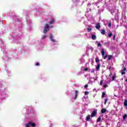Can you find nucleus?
Wrapping results in <instances>:
<instances>
[{"label": "nucleus", "instance_id": "obj_24", "mask_svg": "<svg viewBox=\"0 0 127 127\" xmlns=\"http://www.w3.org/2000/svg\"><path fill=\"white\" fill-rule=\"evenodd\" d=\"M97 122H101V117H99L97 119Z\"/></svg>", "mask_w": 127, "mask_h": 127}, {"label": "nucleus", "instance_id": "obj_45", "mask_svg": "<svg viewBox=\"0 0 127 127\" xmlns=\"http://www.w3.org/2000/svg\"><path fill=\"white\" fill-rule=\"evenodd\" d=\"M127 110V107L126 108Z\"/></svg>", "mask_w": 127, "mask_h": 127}, {"label": "nucleus", "instance_id": "obj_1", "mask_svg": "<svg viewBox=\"0 0 127 127\" xmlns=\"http://www.w3.org/2000/svg\"><path fill=\"white\" fill-rule=\"evenodd\" d=\"M49 25L47 23L45 24V25L44 26V30H43V33L46 34L49 31Z\"/></svg>", "mask_w": 127, "mask_h": 127}, {"label": "nucleus", "instance_id": "obj_16", "mask_svg": "<svg viewBox=\"0 0 127 127\" xmlns=\"http://www.w3.org/2000/svg\"><path fill=\"white\" fill-rule=\"evenodd\" d=\"M96 43H98V44H97V46H98V47H101V44L99 42H98V41H96Z\"/></svg>", "mask_w": 127, "mask_h": 127}, {"label": "nucleus", "instance_id": "obj_18", "mask_svg": "<svg viewBox=\"0 0 127 127\" xmlns=\"http://www.w3.org/2000/svg\"><path fill=\"white\" fill-rule=\"evenodd\" d=\"M52 23H54V20L53 19H51V20L50 21L49 24H52Z\"/></svg>", "mask_w": 127, "mask_h": 127}, {"label": "nucleus", "instance_id": "obj_6", "mask_svg": "<svg viewBox=\"0 0 127 127\" xmlns=\"http://www.w3.org/2000/svg\"><path fill=\"white\" fill-rule=\"evenodd\" d=\"M29 125L31 126L32 127H36V125H35V123L29 122Z\"/></svg>", "mask_w": 127, "mask_h": 127}, {"label": "nucleus", "instance_id": "obj_23", "mask_svg": "<svg viewBox=\"0 0 127 127\" xmlns=\"http://www.w3.org/2000/svg\"><path fill=\"white\" fill-rule=\"evenodd\" d=\"M99 60L98 58L95 59V62L96 63H99Z\"/></svg>", "mask_w": 127, "mask_h": 127}, {"label": "nucleus", "instance_id": "obj_42", "mask_svg": "<svg viewBox=\"0 0 127 127\" xmlns=\"http://www.w3.org/2000/svg\"><path fill=\"white\" fill-rule=\"evenodd\" d=\"M111 12V13H113V12H114V10H112Z\"/></svg>", "mask_w": 127, "mask_h": 127}, {"label": "nucleus", "instance_id": "obj_14", "mask_svg": "<svg viewBox=\"0 0 127 127\" xmlns=\"http://www.w3.org/2000/svg\"><path fill=\"white\" fill-rule=\"evenodd\" d=\"M90 119H91V115H88L86 117V121H90Z\"/></svg>", "mask_w": 127, "mask_h": 127}, {"label": "nucleus", "instance_id": "obj_38", "mask_svg": "<svg viewBox=\"0 0 127 127\" xmlns=\"http://www.w3.org/2000/svg\"><path fill=\"white\" fill-rule=\"evenodd\" d=\"M104 87V88H107L108 84H105Z\"/></svg>", "mask_w": 127, "mask_h": 127}, {"label": "nucleus", "instance_id": "obj_28", "mask_svg": "<svg viewBox=\"0 0 127 127\" xmlns=\"http://www.w3.org/2000/svg\"><path fill=\"white\" fill-rule=\"evenodd\" d=\"M94 72H95V69H92L91 70V73H94Z\"/></svg>", "mask_w": 127, "mask_h": 127}, {"label": "nucleus", "instance_id": "obj_29", "mask_svg": "<svg viewBox=\"0 0 127 127\" xmlns=\"http://www.w3.org/2000/svg\"><path fill=\"white\" fill-rule=\"evenodd\" d=\"M103 80H101V81H100V85L101 86H102V85H103Z\"/></svg>", "mask_w": 127, "mask_h": 127}, {"label": "nucleus", "instance_id": "obj_37", "mask_svg": "<svg viewBox=\"0 0 127 127\" xmlns=\"http://www.w3.org/2000/svg\"><path fill=\"white\" fill-rule=\"evenodd\" d=\"M89 94V92L85 91V95H88Z\"/></svg>", "mask_w": 127, "mask_h": 127}, {"label": "nucleus", "instance_id": "obj_44", "mask_svg": "<svg viewBox=\"0 0 127 127\" xmlns=\"http://www.w3.org/2000/svg\"><path fill=\"white\" fill-rule=\"evenodd\" d=\"M75 1H77V0H75Z\"/></svg>", "mask_w": 127, "mask_h": 127}, {"label": "nucleus", "instance_id": "obj_40", "mask_svg": "<svg viewBox=\"0 0 127 127\" xmlns=\"http://www.w3.org/2000/svg\"><path fill=\"white\" fill-rule=\"evenodd\" d=\"M88 27H89V28H91L92 27V25H88Z\"/></svg>", "mask_w": 127, "mask_h": 127}, {"label": "nucleus", "instance_id": "obj_10", "mask_svg": "<svg viewBox=\"0 0 127 127\" xmlns=\"http://www.w3.org/2000/svg\"><path fill=\"white\" fill-rule=\"evenodd\" d=\"M75 97H74V100H76V98H77V97H78V91H77V90H76L75 91Z\"/></svg>", "mask_w": 127, "mask_h": 127}, {"label": "nucleus", "instance_id": "obj_35", "mask_svg": "<svg viewBox=\"0 0 127 127\" xmlns=\"http://www.w3.org/2000/svg\"><path fill=\"white\" fill-rule=\"evenodd\" d=\"M113 40H116V35L113 36Z\"/></svg>", "mask_w": 127, "mask_h": 127}, {"label": "nucleus", "instance_id": "obj_11", "mask_svg": "<svg viewBox=\"0 0 127 127\" xmlns=\"http://www.w3.org/2000/svg\"><path fill=\"white\" fill-rule=\"evenodd\" d=\"M124 105L125 107H127V99H125Z\"/></svg>", "mask_w": 127, "mask_h": 127}, {"label": "nucleus", "instance_id": "obj_7", "mask_svg": "<svg viewBox=\"0 0 127 127\" xmlns=\"http://www.w3.org/2000/svg\"><path fill=\"white\" fill-rule=\"evenodd\" d=\"M91 38L93 40H96L97 39V36H96V35H92Z\"/></svg>", "mask_w": 127, "mask_h": 127}, {"label": "nucleus", "instance_id": "obj_41", "mask_svg": "<svg viewBox=\"0 0 127 127\" xmlns=\"http://www.w3.org/2000/svg\"><path fill=\"white\" fill-rule=\"evenodd\" d=\"M111 75H112V73H111L109 74V77H111Z\"/></svg>", "mask_w": 127, "mask_h": 127}, {"label": "nucleus", "instance_id": "obj_34", "mask_svg": "<svg viewBox=\"0 0 127 127\" xmlns=\"http://www.w3.org/2000/svg\"><path fill=\"white\" fill-rule=\"evenodd\" d=\"M39 63H36V64H35V66H39Z\"/></svg>", "mask_w": 127, "mask_h": 127}, {"label": "nucleus", "instance_id": "obj_15", "mask_svg": "<svg viewBox=\"0 0 127 127\" xmlns=\"http://www.w3.org/2000/svg\"><path fill=\"white\" fill-rule=\"evenodd\" d=\"M87 30L88 32H91L92 31V28H87Z\"/></svg>", "mask_w": 127, "mask_h": 127}, {"label": "nucleus", "instance_id": "obj_19", "mask_svg": "<svg viewBox=\"0 0 127 127\" xmlns=\"http://www.w3.org/2000/svg\"><path fill=\"white\" fill-rule=\"evenodd\" d=\"M127 114H125L123 116V120H126V119H127Z\"/></svg>", "mask_w": 127, "mask_h": 127}, {"label": "nucleus", "instance_id": "obj_20", "mask_svg": "<svg viewBox=\"0 0 127 127\" xmlns=\"http://www.w3.org/2000/svg\"><path fill=\"white\" fill-rule=\"evenodd\" d=\"M46 37H47V35H43L42 36V39H45V38H46Z\"/></svg>", "mask_w": 127, "mask_h": 127}, {"label": "nucleus", "instance_id": "obj_27", "mask_svg": "<svg viewBox=\"0 0 127 127\" xmlns=\"http://www.w3.org/2000/svg\"><path fill=\"white\" fill-rule=\"evenodd\" d=\"M107 102H108V99H105V101L104 102V105H106V104H107Z\"/></svg>", "mask_w": 127, "mask_h": 127}, {"label": "nucleus", "instance_id": "obj_25", "mask_svg": "<svg viewBox=\"0 0 127 127\" xmlns=\"http://www.w3.org/2000/svg\"><path fill=\"white\" fill-rule=\"evenodd\" d=\"M105 95H106V93L105 92H103L102 93V98H104L105 97Z\"/></svg>", "mask_w": 127, "mask_h": 127}, {"label": "nucleus", "instance_id": "obj_9", "mask_svg": "<svg viewBox=\"0 0 127 127\" xmlns=\"http://www.w3.org/2000/svg\"><path fill=\"white\" fill-rule=\"evenodd\" d=\"M107 112V109H102V110L101 111V114H105Z\"/></svg>", "mask_w": 127, "mask_h": 127}, {"label": "nucleus", "instance_id": "obj_30", "mask_svg": "<svg viewBox=\"0 0 127 127\" xmlns=\"http://www.w3.org/2000/svg\"><path fill=\"white\" fill-rule=\"evenodd\" d=\"M108 26H109V27H111L112 26V23H109V24H108Z\"/></svg>", "mask_w": 127, "mask_h": 127}, {"label": "nucleus", "instance_id": "obj_8", "mask_svg": "<svg viewBox=\"0 0 127 127\" xmlns=\"http://www.w3.org/2000/svg\"><path fill=\"white\" fill-rule=\"evenodd\" d=\"M105 49L103 48L101 49V55L103 56H105Z\"/></svg>", "mask_w": 127, "mask_h": 127}, {"label": "nucleus", "instance_id": "obj_2", "mask_svg": "<svg viewBox=\"0 0 127 127\" xmlns=\"http://www.w3.org/2000/svg\"><path fill=\"white\" fill-rule=\"evenodd\" d=\"M50 39L52 42H56V40L53 39V35H52V34H50Z\"/></svg>", "mask_w": 127, "mask_h": 127}, {"label": "nucleus", "instance_id": "obj_31", "mask_svg": "<svg viewBox=\"0 0 127 127\" xmlns=\"http://www.w3.org/2000/svg\"><path fill=\"white\" fill-rule=\"evenodd\" d=\"M108 58V55H106L104 57V59H107Z\"/></svg>", "mask_w": 127, "mask_h": 127}, {"label": "nucleus", "instance_id": "obj_43", "mask_svg": "<svg viewBox=\"0 0 127 127\" xmlns=\"http://www.w3.org/2000/svg\"><path fill=\"white\" fill-rule=\"evenodd\" d=\"M88 5H91V3H88Z\"/></svg>", "mask_w": 127, "mask_h": 127}, {"label": "nucleus", "instance_id": "obj_4", "mask_svg": "<svg viewBox=\"0 0 127 127\" xmlns=\"http://www.w3.org/2000/svg\"><path fill=\"white\" fill-rule=\"evenodd\" d=\"M100 67H101V64H100V63H97V65L96 66V70L97 71H99L100 70Z\"/></svg>", "mask_w": 127, "mask_h": 127}, {"label": "nucleus", "instance_id": "obj_39", "mask_svg": "<svg viewBox=\"0 0 127 127\" xmlns=\"http://www.w3.org/2000/svg\"><path fill=\"white\" fill-rule=\"evenodd\" d=\"M126 70H127V68L126 67H124L123 71H126Z\"/></svg>", "mask_w": 127, "mask_h": 127}, {"label": "nucleus", "instance_id": "obj_13", "mask_svg": "<svg viewBox=\"0 0 127 127\" xmlns=\"http://www.w3.org/2000/svg\"><path fill=\"white\" fill-rule=\"evenodd\" d=\"M112 36H113V33L110 32H109V33L108 34V37H109V38H111V37H112Z\"/></svg>", "mask_w": 127, "mask_h": 127}, {"label": "nucleus", "instance_id": "obj_17", "mask_svg": "<svg viewBox=\"0 0 127 127\" xmlns=\"http://www.w3.org/2000/svg\"><path fill=\"white\" fill-rule=\"evenodd\" d=\"M115 79H116V74L115 73L112 77V81H115Z\"/></svg>", "mask_w": 127, "mask_h": 127}, {"label": "nucleus", "instance_id": "obj_36", "mask_svg": "<svg viewBox=\"0 0 127 127\" xmlns=\"http://www.w3.org/2000/svg\"><path fill=\"white\" fill-rule=\"evenodd\" d=\"M125 74H126V72L123 71L122 72V75H125Z\"/></svg>", "mask_w": 127, "mask_h": 127}, {"label": "nucleus", "instance_id": "obj_21", "mask_svg": "<svg viewBox=\"0 0 127 127\" xmlns=\"http://www.w3.org/2000/svg\"><path fill=\"white\" fill-rule=\"evenodd\" d=\"M81 63H85V59L81 58L80 60Z\"/></svg>", "mask_w": 127, "mask_h": 127}, {"label": "nucleus", "instance_id": "obj_33", "mask_svg": "<svg viewBox=\"0 0 127 127\" xmlns=\"http://www.w3.org/2000/svg\"><path fill=\"white\" fill-rule=\"evenodd\" d=\"M88 88V84H86L84 86V89H87Z\"/></svg>", "mask_w": 127, "mask_h": 127}, {"label": "nucleus", "instance_id": "obj_26", "mask_svg": "<svg viewBox=\"0 0 127 127\" xmlns=\"http://www.w3.org/2000/svg\"><path fill=\"white\" fill-rule=\"evenodd\" d=\"M29 126H30L29 122L27 124H26V127H29Z\"/></svg>", "mask_w": 127, "mask_h": 127}, {"label": "nucleus", "instance_id": "obj_5", "mask_svg": "<svg viewBox=\"0 0 127 127\" xmlns=\"http://www.w3.org/2000/svg\"><path fill=\"white\" fill-rule=\"evenodd\" d=\"M95 27L96 29H100V28H101V25H100V23L96 24Z\"/></svg>", "mask_w": 127, "mask_h": 127}, {"label": "nucleus", "instance_id": "obj_12", "mask_svg": "<svg viewBox=\"0 0 127 127\" xmlns=\"http://www.w3.org/2000/svg\"><path fill=\"white\" fill-rule=\"evenodd\" d=\"M101 33L104 35H105V33H106V31L105 30V29H102L101 31Z\"/></svg>", "mask_w": 127, "mask_h": 127}, {"label": "nucleus", "instance_id": "obj_3", "mask_svg": "<svg viewBox=\"0 0 127 127\" xmlns=\"http://www.w3.org/2000/svg\"><path fill=\"white\" fill-rule=\"evenodd\" d=\"M96 115H97V111L94 110L91 114V117H92V118H93V117H95V116H96Z\"/></svg>", "mask_w": 127, "mask_h": 127}, {"label": "nucleus", "instance_id": "obj_32", "mask_svg": "<svg viewBox=\"0 0 127 127\" xmlns=\"http://www.w3.org/2000/svg\"><path fill=\"white\" fill-rule=\"evenodd\" d=\"M89 70V68H84V71H88Z\"/></svg>", "mask_w": 127, "mask_h": 127}, {"label": "nucleus", "instance_id": "obj_22", "mask_svg": "<svg viewBox=\"0 0 127 127\" xmlns=\"http://www.w3.org/2000/svg\"><path fill=\"white\" fill-rule=\"evenodd\" d=\"M113 58V56H108V60H111V59H112V58Z\"/></svg>", "mask_w": 127, "mask_h": 127}]
</instances>
